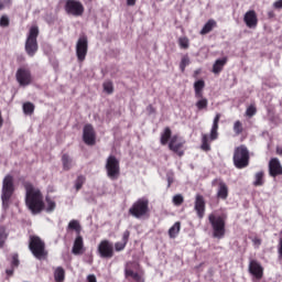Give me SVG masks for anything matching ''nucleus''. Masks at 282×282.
<instances>
[{"instance_id": "nucleus-1", "label": "nucleus", "mask_w": 282, "mask_h": 282, "mask_svg": "<svg viewBox=\"0 0 282 282\" xmlns=\"http://www.w3.org/2000/svg\"><path fill=\"white\" fill-rule=\"evenodd\" d=\"M25 194V204L33 215H39L45 208V203L43 202V193L41 189L34 186L31 182H24L23 184Z\"/></svg>"}, {"instance_id": "nucleus-2", "label": "nucleus", "mask_w": 282, "mask_h": 282, "mask_svg": "<svg viewBox=\"0 0 282 282\" xmlns=\"http://www.w3.org/2000/svg\"><path fill=\"white\" fill-rule=\"evenodd\" d=\"M232 163L239 170L250 166V150H248L246 144L238 145L234 149Z\"/></svg>"}, {"instance_id": "nucleus-3", "label": "nucleus", "mask_w": 282, "mask_h": 282, "mask_svg": "<svg viewBox=\"0 0 282 282\" xmlns=\"http://www.w3.org/2000/svg\"><path fill=\"white\" fill-rule=\"evenodd\" d=\"M151 209L149 208V198L147 197L137 199L129 208V215L135 219H144V217H149Z\"/></svg>"}, {"instance_id": "nucleus-4", "label": "nucleus", "mask_w": 282, "mask_h": 282, "mask_svg": "<svg viewBox=\"0 0 282 282\" xmlns=\"http://www.w3.org/2000/svg\"><path fill=\"white\" fill-rule=\"evenodd\" d=\"M29 250H31L33 257L39 261L47 259V251L45 250V241L39 236H31L29 241Z\"/></svg>"}, {"instance_id": "nucleus-5", "label": "nucleus", "mask_w": 282, "mask_h": 282, "mask_svg": "<svg viewBox=\"0 0 282 282\" xmlns=\"http://www.w3.org/2000/svg\"><path fill=\"white\" fill-rule=\"evenodd\" d=\"M12 195H14V177L8 174L2 181V207L4 209L10 208V199H12Z\"/></svg>"}, {"instance_id": "nucleus-6", "label": "nucleus", "mask_w": 282, "mask_h": 282, "mask_svg": "<svg viewBox=\"0 0 282 282\" xmlns=\"http://www.w3.org/2000/svg\"><path fill=\"white\" fill-rule=\"evenodd\" d=\"M39 26L33 25L29 30V34L26 36L24 50L28 56H35L36 52H39Z\"/></svg>"}, {"instance_id": "nucleus-7", "label": "nucleus", "mask_w": 282, "mask_h": 282, "mask_svg": "<svg viewBox=\"0 0 282 282\" xmlns=\"http://www.w3.org/2000/svg\"><path fill=\"white\" fill-rule=\"evenodd\" d=\"M208 220L213 228L214 239H224V237H226V218L209 214Z\"/></svg>"}, {"instance_id": "nucleus-8", "label": "nucleus", "mask_w": 282, "mask_h": 282, "mask_svg": "<svg viewBox=\"0 0 282 282\" xmlns=\"http://www.w3.org/2000/svg\"><path fill=\"white\" fill-rule=\"evenodd\" d=\"M106 173L107 177L112 182H116L120 177V161L116 155H109L106 160Z\"/></svg>"}, {"instance_id": "nucleus-9", "label": "nucleus", "mask_w": 282, "mask_h": 282, "mask_svg": "<svg viewBox=\"0 0 282 282\" xmlns=\"http://www.w3.org/2000/svg\"><path fill=\"white\" fill-rule=\"evenodd\" d=\"M64 10L70 17H83L85 14V6L79 0H65Z\"/></svg>"}, {"instance_id": "nucleus-10", "label": "nucleus", "mask_w": 282, "mask_h": 282, "mask_svg": "<svg viewBox=\"0 0 282 282\" xmlns=\"http://www.w3.org/2000/svg\"><path fill=\"white\" fill-rule=\"evenodd\" d=\"M87 52H89V39L83 34L76 43V56L79 63H83L87 58Z\"/></svg>"}, {"instance_id": "nucleus-11", "label": "nucleus", "mask_w": 282, "mask_h": 282, "mask_svg": "<svg viewBox=\"0 0 282 282\" xmlns=\"http://www.w3.org/2000/svg\"><path fill=\"white\" fill-rule=\"evenodd\" d=\"M97 251L100 259H113V243L107 239L99 242Z\"/></svg>"}, {"instance_id": "nucleus-12", "label": "nucleus", "mask_w": 282, "mask_h": 282, "mask_svg": "<svg viewBox=\"0 0 282 282\" xmlns=\"http://www.w3.org/2000/svg\"><path fill=\"white\" fill-rule=\"evenodd\" d=\"M184 144H186V141L180 138V135L174 134L169 142V149L178 158H182L184 155Z\"/></svg>"}, {"instance_id": "nucleus-13", "label": "nucleus", "mask_w": 282, "mask_h": 282, "mask_svg": "<svg viewBox=\"0 0 282 282\" xmlns=\"http://www.w3.org/2000/svg\"><path fill=\"white\" fill-rule=\"evenodd\" d=\"M15 78L20 87L32 85V72L29 68H19L15 73Z\"/></svg>"}, {"instance_id": "nucleus-14", "label": "nucleus", "mask_w": 282, "mask_h": 282, "mask_svg": "<svg viewBox=\"0 0 282 282\" xmlns=\"http://www.w3.org/2000/svg\"><path fill=\"white\" fill-rule=\"evenodd\" d=\"M83 141L87 144V147H94V144H96V130H94V126H91V123L84 126Z\"/></svg>"}, {"instance_id": "nucleus-15", "label": "nucleus", "mask_w": 282, "mask_h": 282, "mask_svg": "<svg viewBox=\"0 0 282 282\" xmlns=\"http://www.w3.org/2000/svg\"><path fill=\"white\" fill-rule=\"evenodd\" d=\"M194 210L196 212L198 219H204V215H206V199L202 194L195 196Z\"/></svg>"}, {"instance_id": "nucleus-16", "label": "nucleus", "mask_w": 282, "mask_h": 282, "mask_svg": "<svg viewBox=\"0 0 282 282\" xmlns=\"http://www.w3.org/2000/svg\"><path fill=\"white\" fill-rule=\"evenodd\" d=\"M249 272L258 281H261V279H263V267L257 260H250V262H249Z\"/></svg>"}, {"instance_id": "nucleus-17", "label": "nucleus", "mask_w": 282, "mask_h": 282, "mask_svg": "<svg viewBox=\"0 0 282 282\" xmlns=\"http://www.w3.org/2000/svg\"><path fill=\"white\" fill-rule=\"evenodd\" d=\"M269 175L270 177H279V175H282V165L279 159L272 158L269 161Z\"/></svg>"}, {"instance_id": "nucleus-18", "label": "nucleus", "mask_w": 282, "mask_h": 282, "mask_svg": "<svg viewBox=\"0 0 282 282\" xmlns=\"http://www.w3.org/2000/svg\"><path fill=\"white\" fill-rule=\"evenodd\" d=\"M243 21L247 25V28H257L259 25V18H257V11L256 10H249L245 13Z\"/></svg>"}, {"instance_id": "nucleus-19", "label": "nucleus", "mask_w": 282, "mask_h": 282, "mask_svg": "<svg viewBox=\"0 0 282 282\" xmlns=\"http://www.w3.org/2000/svg\"><path fill=\"white\" fill-rule=\"evenodd\" d=\"M72 252L78 257L80 254H84L85 252V241L83 240V236L78 235L76 236L74 243H73V249Z\"/></svg>"}, {"instance_id": "nucleus-20", "label": "nucleus", "mask_w": 282, "mask_h": 282, "mask_svg": "<svg viewBox=\"0 0 282 282\" xmlns=\"http://www.w3.org/2000/svg\"><path fill=\"white\" fill-rule=\"evenodd\" d=\"M130 237H131V231L129 230L123 231L121 241H118L115 243L116 252H122V250L127 248V243H129Z\"/></svg>"}, {"instance_id": "nucleus-21", "label": "nucleus", "mask_w": 282, "mask_h": 282, "mask_svg": "<svg viewBox=\"0 0 282 282\" xmlns=\"http://www.w3.org/2000/svg\"><path fill=\"white\" fill-rule=\"evenodd\" d=\"M219 120H221V113H217L214 118V122H213V127L209 135V139L212 141L217 140V138H219V133L217 132L219 131Z\"/></svg>"}, {"instance_id": "nucleus-22", "label": "nucleus", "mask_w": 282, "mask_h": 282, "mask_svg": "<svg viewBox=\"0 0 282 282\" xmlns=\"http://www.w3.org/2000/svg\"><path fill=\"white\" fill-rule=\"evenodd\" d=\"M215 28H217V21H215L214 19H209L203 26V29L199 32L200 36H206V34H210V32H213V30H215Z\"/></svg>"}, {"instance_id": "nucleus-23", "label": "nucleus", "mask_w": 282, "mask_h": 282, "mask_svg": "<svg viewBox=\"0 0 282 282\" xmlns=\"http://www.w3.org/2000/svg\"><path fill=\"white\" fill-rule=\"evenodd\" d=\"M205 87H206V82H204V79H198L194 83L195 98H202V96H204Z\"/></svg>"}, {"instance_id": "nucleus-24", "label": "nucleus", "mask_w": 282, "mask_h": 282, "mask_svg": "<svg viewBox=\"0 0 282 282\" xmlns=\"http://www.w3.org/2000/svg\"><path fill=\"white\" fill-rule=\"evenodd\" d=\"M218 192L217 198L218 199H228V185L224 181H219L218 183Z\"/></svg>"}, {"instance_id": "nucleus-25", "label": "nucleus", "mask_w": 282, "mask_h": 282, "mask_svg": "<svg viewBox=\"0 0 282 282\" xmlns=\"http://www.w3.org/2000/svg\"><path fill=\"white\" fill-rule=\"evenodd\" d=\"M171 135H173V131H171L170 127H165L163 132L161 133V144L163 147H166V144H169V142L173 139L171 138Z\"/></svg>"}, {"instance_id": "nucleus-26", "label": "nucleus", "mask_w": 282, "mask_h": 282, "mask_svg": "<svg viewBox=\"0 0 282 282\" xmlns=\"http://www.w3.org/2000/svg\"><path fill=\"white\" fill-rule=\"evenodd\" d=\"M228 63V58L224 57L221 59H217L213 65L214 74H220L224 70V66Z\"/></svg>"}, {"instance_id": "nucleus-27", "label": "nucleus", "mask_w": 282, "mask_h": 282, "mask_svg": "<svg viewBox=\"0 0 282 282\" xmlns=\"http://www.w3.org/2000/svg\"><path fill=\"white\" fill-rule=\"evenodd\" d=\"M197 101L195 104L196 109H198V111H204L206 109H208V99L206 97H204V95H202V97H196Z\"/></svg>"}, {"instance_id": "nucleus-28", "label": "nucleus", "mask_w": 282, "mask_h": 282, "mask_svg": "<svg viewBox=\"0 0 282 282\" xmlns=\"http://www.w3.org/2000/svg\"><path fill=\"white\" fill-rule=\"evenodd\" d=\"M180 230H182V223L176 221L170 229H169V237L170 239H175L177 235H180Z\"/></svg>"}, {"instance_id": "nucleus-29", "label": "nucleus", "mask_w": 282, "mask_h": 282, "mask_svg": "<svg viewBox=\"0 0 282 282\" xmlns=\"http://www.w3.org/2000/svg\"><path fill=\"white\" fill-rule=\"evenodd\" d=\"M265 173L263 171L257 172L254 175L253 186H263L265 184Z\"/></svg>"}, {"instance_id": "nucleus-30", "label": "nucleus", "mask_w": 282, "mask_h": 282, "mask_svg": "<svg viewBox=\"0 0 282 282\" xmlns=\"http://www.w3.org/2000/svg\"><path fill=\"white\" fill-rule=\"evenodd\" d=\"M54 279L56 282L65 281V269L63 267H57L54 271Z\"/></svg>"}, {"instance_id": "nucleus-31", "label": "nucleus", "mask_w": 282, "mask_h": 282, "mask_svg": "<svg viewBox=\"0 0 282 282\" xmlns=\"http://www.w3.org/2000/svg\"><path fill=\"white\" fill-rule=\"evenodd\" d=\"M234 133L235 135H241L246 131V128H243V123L240 120H236L234 122Z\"/></svg>"}, {"instance_id": "nucleus-32", "label": "nucleus", "mask_w": 282, "mask_h": 282, "mask_svg": "<svg viewBox=\"0 0 282 282\" xmlns=\"http://www.w3.org/2000/svg\"><path fill=\"white\" fill-rule=\"evenodd\" d=\"M67 230H75L77 236L80 235V230H82L80 223H78V220L76 219L70 220L68 223Z\"/></svg>"}, {"instance_id": "nucleus-33", "label": "nucleus", "mask_w": 282, "mask_h": 282, "mask_svg": "<svg viewBox=\"0 0 282 282\" xmlns=\"http://www.w3.org/2000/svg\"><path fill=\"white\" fill-rule=\"evenodd\" d=\"M188 65H191V57H188V54L183 55L180 63V70L182 74L186 72V67H188Z\"/></svg>"}, {"instance_id": "nucleus-34", "label": "nucleus", "mask_w": 282, "mask_h": 282, "mask_svg": "<svg viewBox=\"0 0 282 282\" xmlns=\"http://www.w3.org/2000/svg\"><path fill=\"white\" fill-rule=\"evenodd\" d=\"M200 149L202 151H205V152L210 151V139L208 138V134H202Z\"/></svg>"}, {"instance_id": "nucleus-35", "label": "nucleus", "mask_w": 282, "mask_h": 282, "mask_svg": "<svg viewBox=\"0 0 282 282\" xmlns=\"http://www.w3.org/2000/svg\"><path fill=\"white\" fill-rule=\"evenodd\" d=\"M62 164L64 171H69L72 169V158H69V154L65 153L62 155Z\"/></svg>"}, {"instance_id": "nucleus-36", "label": "nucleus", "mask_w": 282, "mask_h": 282, "mask_svg": "<svg viewBox=\"0 0 282 282\" xmlns=\"http://www.w3.org/2000/svg\"><path fill=\"white\" fill-rule=\"evenodd\" d=\"M126 276H131L135 282H144V278L139 273L133 272L131 269H126Z\"/></svg>"}, {"instance_id": "nucleus-37", "label": "nucleus", "mask_w": 282, "mask_h": 282, "mask_svg": "<svg viewBox=\"0 0 282 282\" xmlns=\"http://www.w3.org/2000/svg\"><path fill=\"white\" fill-rule=\"evenodd\" d=\"M23 113H25V116H32V113H34V104L30 102V101H26L23 104Z\"/></svg>"}, {"instance_id": "nucleus-38", "label": "nucleus", "mask_w": 282, "mask_h": 282, "mask_svg": "<svg viewBox=\"0 0 282 282\" xmlns=\"http://www.w3.org/2000/svg\"><path fill=\"white\" fill-rule=\"evenodd\" d=\"M86 182H87V177H85V175H78L77 178L75 180V189L77 192L80 191V188H83Z\"/></svg>"}, {"instance_id": "nucleus-39", "label": "nucleus", "mask_w": 282, "mask_h": 282, "mask_svg": "<svg viewBox=\"0 0 282 282\" xmlns=\"http://www.w3.org/2000/svg\"><path fill=\"white\" fill-rule=\"evenodd\" d=\"M6 239H8V232H6V227L0 226V248L6 246Z\"/></svg>"}, {"instance_id": "nucleus-40", "label": "nucleus", "mask_w": 282, "mask_h": 282, "mask_svg": "<svg viewBox=\"0 0 282 282\" xmlns=\"http://www.w3.org/2000/svg\"><path fill=\"white\" fill-rule=\"evenodd\" d=\"M104 87V91H106V94H113V82L111 80H107L102 84Z\"/></svg>"}, {"instance_id": "nucleus-41", "label": "nucleus", "mask_w": 282, "mask_h": 282, "mask_svg": "<svg viewBox=\"0 0 282 282\" xmlns=\"http://www.w3.org/2000/svg\"><path fill=\"white\" fill-rule=\"evenodd\" d=\"M246 116L248 118H252V116H257V106L254 104H251L247 110H246Z\"/></svg>"}, {"instance_id": "nucleus-42", "label": "nucleus", "mask_w": 282, "mask_h": 282, "mask_svg": "<svg viewBox=\"0 0 282 282\" xmlns=\"http://www.w3.org/2000/svg\"><path fill=\"white\" fill-rule=\"evenodd\" d=\"M172 202L174 206H182V204H184V196L182 194H176L173 196Z\"/></svg>"}, {"instance_id": "nucleus-43", "label": "nucleus", "mask_w": 282, "mask_h": 282, "mask_svg": "<svg viewBox=\"0 0 282 282\" xmlns=\"http://www.w3.org/2000/svg\"><path fill=\"white\" fill-rule=\"evenodd\" d=\"M178 45L182 50H188L189 47V41L188 37H180L178 39Z\"/></svg>"}, {"instance_id": "nucleus-44", "label": "nucleus", "mask_w": 282, "mask_h": 282, "mask_svg": "<svg viewBox=\"0 0 282 282\" xmlns=\"http://www.w3.org/2000/svg\"><path fill=\"white\" fill-rule=\"evenodd\" d=\"M46 204H47V207H46V213H53V210L56 209V202L47 198L46 199Z\"/></svg>"}, {"instance_id": "nucleus-45", "label": "nucleus", "mask_w": 282, "mask_h": 282, "mask_svg": "<svg viewBox=\"0 0 282 282\" xmlns=\"http://www.w3.org/2000/svg\"><path fill=\"white\" fill-rule=\"evenodd\" d=\"M10 25V18L8 15H2L0 18V28H8Z\"/></svg>"}, {"instance_id": "nucleus-46", "label": "nucleus", "mask_w": 282, "mask_h": 282, "mask_svg": "<svg viewBox=\"0 0 282 282\" xmlns=\"http://www.w3.org/2000/svg\"><path fill=\"white\" fill-rule=\"evenodd\" d=\"M19 253H13L12 254V261H11V267L12 268H19Z\"/></svg>"}, {"instance_id": "nucleus-47", "label": "nucleus", "mask_w": 282, "mask_h": 282, "mask_svg": "<svg viewBox=\"0 0 282 282\" xmlns=\"http://www.w3.org/2000/svg\"><path fill=\"white\" fill-rule=\"evenodd\" d=\"M278 254H279L280 259H282V238L279 239Z\"/></svg>"}, {"instance_id": "nucleus-48", "label": "nucleus", "mask_w": 282, "mask_h": 282, "mask_svg": "<svg viewBox=\"0 0 282 282\" xmlns=\"http://www.w3.org/2000/svg\"><path fill=\"white\" fill-rule=\"evenodd\" d=\"M10 3H12V0H3V2L0 1V10H3L6 6H10Z\"/></svg>"}, {"instance_id": "nucleus-49", "label": "nucleus", "mask_w": 282, "mask_h": 282, "mask_svg": "<svg viewBox=\"0 0 282 282\" xmlns=\"http://www.w3.org/2000/svg\"><path fill=\"white\" fill-rule=\"evenodd\" d=\"M147 111H148L149 116H153V113H155V107H153V105H149L147 107Z\"/></svg>"}, {"instance_id": "nucleus-50", "label": "nucleus", "mask_w": 282, "mask_h": 282, "mask_svg": "<svg viewBox=\"0 0 282 282\" xmlns=\"http://www.w3.org/2000/svg\"><path fill=\"white\" fill-rule=\"evenodd\" d=\"M273 8H275V10H281L282 9V0H278L273 3Z\"/></svg>"}, {"instance_id": "nucleus-51", "label": "nucleus", "mask_w": 282, "mask_h": 282, "mask_svg": "<svg viewBox=\"0 0 282 282\" xmlns=\"http://www.w3.org/2000/svg\"><path fill=\"white\" fill-rule=\"evenodd\" d=\"M252 243H254V245L259 248V246H261V238L254 237V238L252 239Z\"/></svg>"}, {"instance_id": "nucleus-52", "label": "nucleus", "mask_w": 282, "mask_h": 282, "mask_svg": "<svg viewBox=\"0 0 282 282\" xmlns=\"http://www.w3.org/2000/svg\"><path fill=\"white\" fill-rule=\"evenodd\" d=\"M87 281H88V282H98V281L96 280V275H94V274H89V275L87 276Z\"/></svg>"}, {"instance_id": "nucleus-53", "label": "nucleus", "mask_w": 282, "mask_h": 282, "mask_svg": "<svg viewBox=\"0 0 282 282\" xmlns=\"http://www.w3.org/2000/svg\"><path fill=\"white\" fill-rule=\"evenodd\" d=\"M7 274L8 276H12V274H14V269H7Z\"/></svg>"}, {"instance_id": "nucleus-54", "label": "nucleus", "mask_w": 282, "mask_h": 282, "mask_svg": "<svg viewBox=\"0 0 282 282\" xmlns=\"http://www.w3.org/2000/svg\"><path fill=\"white\" fill-rule=\"evenodd\" d=\"M137 0H127V6H135Z\"/></svg>"}, {"instance_id": "nucleus-55", "label": "nucleus", "mask_w": 282, "mask_h": 282, "mask_svg": "<svg viewBox=\"0 0 282 282\" xmlns=\"http://www.w3.org/2000/svg\"><path fill=\"white\" fill-rule=\"evenodd\" d=\"M199 74H202V69H196L194 72V78H197V76H199Z\"/></svg>"}, {"instance_id": "nucleus-56", "label": "nucleus", "mask_w": 282, "mask_h": 282, "mask_svg": "<svg viewBox=\"0 0 282 282\" xmlns=\"http://www.w3.org/2000/svg\"><path fill=\"white\" fill-rule=\"evenodd\" d=\"M275 152H276V155H282V148L278 147Z\"/></svg>"}, {"instance_id": "nucleus-57", "label": "nucleus", "mask_w": 282, "mask_h": 282, "mask_svg": "<svg viewBox=\"0 0 282 282\" xmlns=\"http://www.w3.org/2000/svg\"><path fill=\"white\" fill-rule=\"evenodd\" d=\"M0 127H3V117H1V111H0Z\"/></svg>"}, {"instance_id": "nucleus-58", "label": "nucleus", "mask_w": 282, "mask_h": 282, "mask_svg": "<svg viewBox=\"0 0 282 282\" xmlns=\"http://www.w3.org/2000/svg\"><path fill=\"white\" fill-rule=\"evenodd\" d=\"M268 17H269L270 19H272V17H274V12L270 11V12L268 13Z\"/></svg>"}, {"instance_id": "nucleus-59", "label": "nucleus", "mask_w": 282, "mask_h": 282, "mask_svg": "<svg viewBox=\"0 0 282 282\" xmlns=\"http://www.w3.org/2000/svg\"><path fill=\"white\" fill-rule=\"evenodd\" d=\"M171 184H173V181L171 178H169V184H167L169 188H171Z\"/></svg>"}, {"instance_id": "nucleus-60", "label": "nucleus", "mask_w": 282, "mask_h": 282, "mask_svg": "<svg viewBox=\"0 0 282 282\" xmlns=\"http://www.w3.org/2000/svg\"><path fill=\"white\" fill-rule=\"evenodd\" d=\"M215 182H217V180H215V181L213 182V184H215Z\"/></svg>"}]
</instances>
